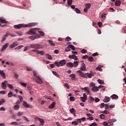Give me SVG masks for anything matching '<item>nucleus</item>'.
<instances>
[{"label":"nucleus","instance_id":"1","mask_svg":"<svg viewBox=\"0 0 126 126\" xmlns=\"http://www.w3.org/2000/svg\"><path fill=\"white\" fill-rule=\"evenodd\" d=\"M36 25H37L36 23H31L26 25L23 24H20L14 25V28L15 29H20V28H23L24 27H33V26H36Z\"/></svg>","mask_w":126,"mask_h":126},{"label":"nucleus","instance_id":"2","mask_svg":"<svg viewBox=\"0 0 126 126\" xmlns=\"http://www.w3.org/2000/svg\"><path fill=\"white\" fill-rule=\"evenodd\" d=\"M33 76H34V77L33 78L34 81L38 83V84H42V83H43V80L40 78V76L37 75V73H36L35 71H33Z\"/></svg>","mask_w":126,"mask_h":126},{"label":"nucleus","instance_id":"3","mask_svg":"<svg viewBox=\"0 0 126 126\" xmlns=\"http://www.w3.org/2000/svg\"><path fill=\"white\" fill-rule=\"evenodd\" d=\"M30 47L32 49H36L37 50H39L40 49H42V46L40 44H32L30 46Z\"/></svg>","mask_w":126,"mask_h":126},{"label":"nucleus","instance_id":"4","mask_svg":"<svg viewBox=\"0 0 126 126\" xmlns=\"http://www.w3.org/2000/svg\"><path fill=\"white\" fill-rule=\"evenodd\" d=\"M37 28L31 29L29 32H27V34L29 35H33V34H36V31Z\"/></svg>","mask_w":126,"mask_h":126},{"label":"nucleus","instance_id":"5","mask_svg":"<svg viewBox=\"0 0 126 126\" xmlns=\"http://www.w3.org/2000/svg\"><path fill=\"white\" fill-rule=\"evenodd\" d=\"M54 63L55 65L58 67L63 66V60H61L59 62H58V61H55Z\"/></svg>","mask_w":126,"mask_h":126},{"label":"nucleus","instance_id":"6","mask_svg":"<svg viewBox=\"0 0 126 126\" xmlns=\"http://www.w3.org/2000/svg\"><path fill=\"white\" fill-rule=\"evenodd\" d=\"M35 120L36 121L38 120L40 123V126H42L45 125V121H44V119L42 118H39V117H35Z\"/></svg>","mask_w":126,"mask_h":126},{"label":"nucleus","instance_id":"7","mask_svg":"<svg viewBox=\"0 0 126 126\" xmlns=\"http://www.w3.org/2000/svg\"><path fill=\"white\" fill-rule=\"evenodd\" d=\"M16 46H18V42L15 41L12 44L9 45L10 49H13V48H15Z\"/></svg>","mask_w":126,"mask_h":126},{"label":"nucleus","instance_id":"8","mask_svg":"<svg viewBox=\"0 0 126 126\" xmlns=\"http://www.w3.org/2000/svg\"><path fill=\"white\" fill-rule=\"evenodd\" d=\"M76 72H77V73H79V75L80 76H81V77H83L84 78H85V76H86L85 75V73H84L83 72H82L80 70L77 71Z\"/></svg>","mask_w":126,"mask_h":126},{"label":"nucleus","instance_id":"9","mask_svg":"<svg viewBox=\"0 0 126 126\" xmlns=\"http://www.w3.org/2000/svg\"><path fill=\"white\" fill-rule=\"evenodd\" d=\"M8 45H9V43H6L4 45H3L2 48L0 50V52H3L4 50H6V48H7V47H8Z\"/></svg>","mask_w":126,"mask_h":126},{"label":"nucleus","instance_id":"10","mask_svg":"<svg viewBox=\"0 0 126 126\" xmlns=\"http://www.w3.org/2000/svg\"><path fill=\"white\" fill-rule=\"evenodd\" d=\"M6 83H7V81H4V82L2 83L1 88L2 89H6Z\"/></svg>","mask_w":126,"mask_h":126},{"label":"nucleus","instance_id":"11","mask_svg":"<svg viewBox=\"0 0 126 126\" xmlns=\"http://www.w3.org/2000/svg\"><path fill=\"white\" fill-rule=\"evenodd\" d=\"M23 106H24V107H25L26 108H31V106L29 104H28V103H27V102L25 101H23Z\"/></svg>","mask_w":126,"mask_h":126},{"label":"nucleus","instance_id":"12","mask_svg":"<svg viewBox=\"0 0 126 126\" xmlns=\"http://www.w3.org/2000/svg\"><path fill=\"white\" fill-rule=\"evenodd\" d=\"M69 59H71L73 60H74L75 61H77L78 59H77V57H76V56L73 55H69L68 56Z\"/></svg>","mask_w":126,"mask_h":126},{"label":"nucleus","instance_id":"13","mask_svg":"<svg viewBox=\"0 0 126 126\" xmlns=\"http://www.w3.org/2000/svg\"><path fill=\"white\" fill-rule=\"evenodd\" d=\"M110 100L111 98L110 97L105 96L103 99V102H104V103H108V102H110Z\"/></svg>","mask_w":126,"mask_h":126},{"label":"nucleus","instance_id":"14","mask_svg":"<svg viewBox=\"0 0 126 126\" xmlns=\"http://www.w3.org/2000/svg\"><path fill=\"white\" fill-rule=\"evenodd\" d=\"M121 3H122V2H121L120 0H116L115 2V4L116 6H121Z\"/></svg>","mask_w":126,"mask_h":126},{"label":"nucleus","instance_id":"15","mask_svg":"<svg viewBox=\"0 0 126 126\" xmlns=\"http://www.w3.org/2000/svg\"><path fill=\"white\" fill-rule=\"evenodd\" d=\"M0 74L1 76H2V77L4 78V79H5V78L6 77V76L5 75V73H4L3 70H0Z\"/></svg>","mask_w":126,"mask_h":126},{"label":"nucleus","instance_id":"16","mask_svg":"<svg viewBox=\"0 0 126 126\" xmlns=\"http://www.w3.org/2000/svg\"><path fill=\"white\" fill-rule=\"evenodd\" d=\"M55 106H56V102H53L51 105H49V109H54L55 108Z\"/></svg>","mask_w":126,"mask_h":126},{"label":"nucleus","instance_id":"17","mask_svg":"<svg viewBox=\"0 0 126 126\" xmlns=\"http://www.w3.org/2000/svg\"><path fill=\"white\" fill-rule=\"evenodd\" d=\"M92 91H94V92H97V91H99V88L96 86H94L92 88Z\"/></svg>","mask_w":126,"mask_h":126},{"label":"nucleus","instance_id":"18","mask_svg":"<svg viewBox=\"0 0 126 126\" xmlns=\"http://www.w3.org/2000/svg\"><path fill=\"white\" fill-rule=\"evenodd\" d=\"M66 66L67 67H73V63L71 62H68L66 63Z\"/></svg>","mask_w":126,"mask_h":126},{"label":"nucleus","instance_id":"19","mask_svg":"<svg viewBox=\"0 0 126 126\" xmlns=\"http://www.w3.org/2000/svg\"><path fill=\"white\" fill-rule=\"evenodd\" d=\"M69 76L71 78L72 80H74L75 79V77H76L75 74H71Z\"/></svg>","mask_w":126,"mask_h":126},{"label":"nucleus","instance_id":"20","mask_svg":"<svg viewBox=\"0 0 126 126\" xmlns=\"http://www.w3.org/2000/svg\"><path fill=\"white\" fill-rule=\"evenodd\" d=\"M110 97L111 99H119V96L116 94H112Z\"/></svg>","mask_w":126,"mask_h":126},{"label":"nucleus","instance_id":"21","mask_svg":"<svg viewBox=\"0 0 126 126\" xmlns=\"http://www.w3.org/2000/svg\"><path fill=\"white\" fill-rule=\"evenodd\" d=\"M0 22H1V23H8V22L6 21V20L4 18H0Z\"/></svg>","mask_w":126,"mask_h":126},{"label":"nucleus","instance_id":"22","mask_svg":"<svg viewBox=\"0 0 126 126\" xmlns=\"http://www.w3.org/2000/svg\"><path fill=\"white\" fill-rule=\"evenodd\" d=\"M29 39H30V40H32V41H34V40H35V39H37V36H30L29 37Z\"/></svg>","mask_w":126,"mask_h":126},{"label":"nucleus","instance_id":"23","mask_svg":"<svg viewBox=\"0 0 126 126\" xmlns=\"http://www.w3.org/2000/svg\"><path fill=\"white\" fill-rule=\"evenodd\" d=\"M85 75L86 76L85 77V78H87L88 77V78H92V77L90 73H85Z\"/></svg>","mask_w":126,"mask_h":126},{"label":"nucleus","instance_id":"24","mask_svg":"<svg viewBox=\"0 0 126 126\" xmlns=\"http://www.w3.org/2000/svg\"><path fill=\"white\" fill-rule=\"evenodd\" d=\"M96 70H98V71H103V69H102V66L101 65H99L96 67Z\"/></svg>","mask_w":126,"mask_h":126},{"label":"nucleus","instance_id":"25","mask_svg":"<svg viewBox=\"0 0 126 126\" xmlns=\"http://www.w3.org/2000/svg\"><path fill=\"white\" fill-rule=\"evenodd\" d=\"M10 125H13V126H19L20 124L17 122H14L10 123Z\"/></svg>","mask_w":126,"mask_h":126},{"label":"nucleus","instance_id":"26","mask_svg":"<svg viewBox=\"0 0 126 126\" xmlns=\"http://www.w3.org/2000/svg\"><path fill=\"white\" fill-rule=\"evenodd\" d=\"M78 63H79V62H78H78L77 61H75L74 62V63H73L74 67H77L78 66Z\"/></svg>","mask_w":126,"mask_h":126},{"label":"nucleus","instance_id":"27","mask_svg":"<svg viewBox=\"0 0 126 126\" xmlns=\"http://www.w3.org/2000/svg\"><path fill=\"white\" fill-rule=\"evenodd\" d=\"M80 99L81 101H82V102H83L84 103H85L86 100H87V98L86 97H84L82 96L80 97Z\"/></svg>","mask_w":126,"mask_h":126},{"label":"nucleus","instance_id":"28","mask_svg":"<svg viewBox=\"0 0 126 126\" xmlns=\"http://www.w3.org/2000/svg\"><path fill=\"white\" fill-rule=\"evenodd\" d=\"M88 59L89 62H90L91 63H92V62H94V58H93V57H89Z\"/></svg>","mask_w":126,"mask_h":126},{"label":"nucleus","instance_id":"29","mask_svg":"<svg viewBox=\"0 0 126 126\" xmlns=\"http://www.w3.org/2000/svg\"><path fill=\"white\" fill-rule=\"evenodd\" d=\"M13 96V94L11 92V91H9V93L8 94V97L9 98H11V97Z\"/></svg>","mask_w":126,"mask_h":126},{"label":"nucleus","instance_id":"30","mask_svg":"<svg viewBox=\"0 0 126 126\" xmlns=\"http://www.w3.org/2000/svg\"><path fill=\"white\" fill-rule=\"evenodd\" d=\"M69 112L72 114H74V113L76 112V111H75V109H74V108H73L69 110Z\"/></svg>","mask_w":126,"mask_h":126},{"label":"nucleus","instance_id":"31","mask_svg":"<svg viewBox=\"0 0 126 126\" xmlns=\"http://www.w3.org/2000/svg\"><path fill=\"white\" fill-rule=\"evenodd\" d=\"M41 55V56H44V55H45V52L42 51H39L38 50V52L37 53V55Z\"/></svg>","mask_w":126,"mask_h":126},{"label":"nucleus","instance_id":"32","mask_svg":"<svg viewBox=\"0 0 126 126\" xmlns=\"http://www.w3.org/2000/svg\"><path fill=\"white\" fill-rule=\"evenodd\" d=\"M72 3V0H67V4L68 6H70Z\"/></svg>","mask_w":126,"mask_h":126},{"label":"nucleus","instance_id":"33","mask_svg":"<svg viewBox=\"0 0 126 126\" xmlns=\"http://www.w3.org/2000/svg\"><path fill=\"white\" fill-rule=\"evenodd\" d=\"M48 42L50 44V45H51V46H56V44H55V43L53 42V41H52V40H49V41H48Z\"/></svg>","mask_w":126,"mask_h":126},{"label":"nucleus","instance_id":"34","mask_svg":"<svg viewBox=\"0 0 126 126\" xmlns=\"http://www.w3.org/2000/svg\"><path fill=\"white\" fill-rule=\"evenodd\" d=\"M6 85L9 87V88H10V89H12V90L14 89L13 86H12V85H10V84H8V83H6Z\"/></svg>","mask_w":126,"mask_h":126},{"label":"nucleus","instance_id":"35","mask_svg":"<svg viewBox=\"0 0 126 126\" xmlns=\"http://www.w3.org/2000/svg\"><path fill=\"white\" fill-rule=\"evenodd\" d=\"M68 47L73 50V51H75V47L73 45H68Z\"/></svg>","mask_w":126,"mask_h":126},{"label":"nucleus","instance_id":"36","mask_svg":"<svg viewBox=\"0 0 126 126\" xmlns=\"http://www.w3.org/2000/svg\"><path fill=\"white\" fill-rule=\"evenodd\" d=\"M85 6L86 8H87L88 9H89V8L91 7V3L86 4Z\"/></svg>","mask_w":126,"mask_h":126},{"label":"nucleus","instance_id":"37","mask_svg":"<svg viewBox=\"0 0 126 126\" xmlns=\"http://www.w3.org/2000/svg\"><path fill=\"white\" fill-rule=\"evenodd\" d=\"M100 118L101 119V120H105V119H106V116H105L104 114H101L100 115Z\"/></svg>","mask_w":126,"mask_h":126},{"label":"nucleus","instance_id":"38","mask_svg":"<svg viewBox=\"0 0 126 126\" xmlns=\"http://www.w3.org/2000/svg\"><path fill=\"white\" fill-rule=\"evenodd\" d=\"M46 58L48 59V60H53V57H52V56L49 54L46 55Z\"/></svg>","mask_w":126,"mask_h":126},{"label":"nucleus","instance_id":"39","mask_svg":"<svg viewBox=\"0 0 126 126\" xmlns=\"http://www.w3.org/2000/svg\"><path fill=\"white\" fill-rule=\"evenodd\" d=\"M97 82H98L99 84L103 85L104 84V81L100 79L97 80Z\"/></svg>","mask_w":126,"mask_h":126},{"label":"nucleus","instance_id":"40","mask_svg":"<svg viewBox=\"0 0 126 126\" xmlns=\"http://www.w3.org/2000/svg\"><path fill=\"white\" fill-rule=\"evenodd\" d=\"M19 109V105L16 104V105H14V110H17Z\"/></svg>","mask_w":126,"mask_h":126},{"label":"nucleus","instance_id":"41","mask_svg":"<svg viewBox=\"0 0 126 126\" xmlns=\"http://www.w3.org/2000/svg\"><path fill=\"white\" fill-rule=\"evenodd\" d=\"M23 115V112L19 111L17 113L18 117H21Z\"/></svg>","mask_w":126,"mask_h":126},{"label":"nucleus","instance_id":"42","mask_svg":"<svg viewBox=\"0 0 126 126\" xmlns=\"http://www.w3.org/2000/svg\"><path fill=\"white\" fill-rule=\"evenodd\" d=\"M65 41L66 42H68V41H71V38H70L69 36H67L65 39Z\"/></svg>","mask_w":126,"mask_h":126},{"label":"nucleus","instance_id":"43","mask_svg":"<svg viewBox=\"0 0 126 126\" xmlns=\"http://www.w3.org/2000/svg\"><path fill=\"white\" fill-rule=\"evenodd\" d=\"M21 48H23V45H19V46H17V47H16L15 49V50H20V49H21Z\"/></svg>","mask_w":126,"mask_h":126},{"label":"nucleus","instance_id":"44","mask_svg":"<svg viewBox=\"0 0 126 126\" xmlns=\"http://www.w3.org/2000/svg\"><path fill=\"white\" fill-rule=\"evenodd\" d=\"M82 54H86L87 53V50L86 49H83L81 51Z\"/></svg>","mask_w":126,"mask_h":126},{"label":"nucleus","instance_id":"45","mask_svg":"<svg viewBox=\"0 0 126 126\" xmlns=\"http://www.w3.org/2000/svg\"><path fill=\"white\" fill-rule=\"evenodd\" d=\"M75 11L76 12V13L79 14L80 13L81 11L80 10H79L78 8H75Z\"/></svg>","mask_w":126,"mask_h":126},{"label":"nucleus","instance_id":"46","mask_svg":"<svg viewBox=\"0 0 126 126\" xmlns=\"http://www.w3.org/2000/svg\"><path fill=\"white\" fill-rule=\"evenodd\" d=\"M72 125H73V126H77L78 125V123H77V121H73L71 123Z\"/></svg>","mask_w":126,"mask_h":126},{"label":"nucleus","instance_id":"47","mask_svg":"<svg viewBox=\"0 0 126 126\" xmlns=\"http://www.w3.org/2000/svg\"><path fill=\"white\" fill-rule=\"evenodd\" d=\"M20 83L21 84L22 86H23V87H26V86H27V83H25L22 82H20Z\"/></svg>","mask_w":126,"mask_h":126},{"label":"nucleus","instance_id":"48","mask_svg":"<svg viewBox=\"0 0 126 126\" xmlns=\"http://www.w3.org/2000/svg\"><path fill=\"white\" fill-rule=\"evenodd\" d=\"M38 33L40 34L41 36H45V33L42 31H38Z\"/></svg>","mask_w":126,"mask_h":126},{"label":"nucleus","instance_id":"49","mask_svg":"<svg viewBox=\"0 0 126 126\" xmlns=\"http://www.w3.org/2000/svg\"><path fill=\"white\" fill-rule=\"evenodd\" d=\"M23 118L24 120H25V121H26V122H27V123H29L30 122L29 121V120H28V119H27V117L23 116Z\"/></svg>","mask_w":126,"mask_h":126},{"label":"nucleus","instance_id":"50","mask_svg":"<svg viewBox=\"0 0 126 126\" xmlns=\"http://www.w3.org/2000/svg\"><path fill=\"white\" fill-rule=\"evenodd\" d=\"M71 49H70V47H69V46H68L67 48H65V52H69L70 51H71Z\"/></svg>","mask_w":126,"mask_h":126},{"label":"nucleus","instance_id":"51","mask_svg":"<svg viewBox=\"0 0 126 126\" xmlns=\"http://www.w3.org/2000/svg\"><path fill=\"white\" fill-rule=\"evenodd\" d=\"M102 114H105V115H108L109 114V111L107 110H105L102 112Z\"/></svg>","mask_w":126,"mask_h":126},{"label":"nucleus","instance_id":"52","mask_svg":"<svg viewBox=\"0 0 126 126\" xmlns=\"http://www.w3.org/2000/svg\"><path fill=\"white\" fill-rule=\"evenodd\" d=\"M105 109H106V110H108V109H109V107H110V105H109V104H105Z\"/></svg>","mask_w":126,"mask_h":126},{"label":"nucleus","instance_id":"53","mask_svg":"<svg viewBox=\"0 0 126 126\" xmlns=\"http://www.w3.org/2000/svg\"><path fill=\"white\" fill-rule=\"evenodd\" d=\"M52 73L55 75V76H57V77L59 76V74H58V73H57V72L55 71H52Z\"/></svg>","mask_w":126,"mask_h":126},{"label":"nucleus","instance_id":"54","mask_svg":"<svg viewBox=\"0 0 126 126\" xmlns=\"http://www.w3.org/2000/svg\"><path fill=\"white\" fill-rule=\"evenodd\" d=\"M87 120H89V121H93L94 120V118L93 117H90L87 118Z\"/></svg>","mask_w":126,"mask_h":126},{"label":"nucleus","instance_id":"55","mask_svg":"<svg viewBox=\"0 0 126 126\" xmlns=\"http://www.w3.org/2000/svg\"><path fill=\"white\" fill-rule=\"evenodd\" d=\"M75 99L74 98V97L73 96H71L70 97V101L73 102V101H75Z\"/></svg>","mask_w":126,"mask_h":126},{"label":"nucleus","instance_id":"56","mask_svg":"<svg viewBox=\"0 0 126 126\" xmlns=\"http://www.w3.org/2000/svg\"><path fill=\"white\" fill-rule=\"evenodd\" d=\"M16 34H18L19 36H21L23 34V33L21 32H17Z\"/></svg>","mask_w":126,"mask_h":126},{"label":"nucleus","instance_id":"57","mask_svg":"<svg viewBox=\"0 0 126 126\" xmlns=\"http://www.w3.org/2000/svg\"><path fill=\"white\" fill-rule=\"evenodd\" d=\"M18 97L19 98L20 101L21 102H22V101H23V97L22 96H21V95H19V96H18Z\"/></svg>","mask_w":126,"mask_h":126},{"label":"nucleus","instance_id":"58","mask_svg":"<svg viewBox=\"0 0 126 126\" xmlns=\"http://www.w3.org/2000/svg\"><path fill=\"white\" fill-rule=\"evenodd\" d=\"M81 90H84V91H85V92H86L88 90V87L82 88Z\"/></svg>","mask_w":126,"mask_h":126},{"label":"nucleus","instance_id":"59","mask_svg":"<svg viewBox=\"0 0 126 126\" xmlns=\"http://www.w3.org/2000/svg\"><path fill=\"white\" fill-rule=\"evenodd\" d=\"M46 99H49V100H53V98L51 96H45Z\"/></svg>","mask_w":126,"mask_h":126},{"label":"nucleus","instance_id":"60","mask_svg":"<svg viewBox=\"0 0 126 126\" xmlns=\"http://www.w3.org/2000/svg\"><path fill=\"white\" fill-rule=\"evenodd\" d=\"M88 58H89L88 55H85L84 56L82 57V59H84V60H86V59H88Z\"/></svg>","mask_w":126,"mask_h":126},{"label":"nucleus","instance_id":"61","mask_svg":"<svg viewBox=\"0 0 126 126\" xmlns=\"http://www.w3.org/2000/svg\"><path fill=\"white\" fill-rule=\"evenodd\" d=\"M90 126H98V125H97V123H93L92 124L90 125Z\"/></svg>","mask_w":126,"mask_h":126},{"label":"nucleus","instance_id":"62","mask_svg":"<svg viewBox=\"0 0 126 126\" xmlns=\"http://www.w3.org/2000/svg\"><path fill=\"white\" fill-rule=\"evenodd\" d=\"M90 86H91V87H95V83H91L90 84Z\"/></svg>","mask_w":126,"mask_h":126},{"label":"nucleus","instance_id":"63","mask_svg":"<svg viewBox=\"0 0 126 126\" xmlns=\"http://www.w3.org/2000/svg\"><path fill=\"white\" fill-rule=\"evenodd\" d=\"M90 75H91V76H94L95 74V73L92 72V71H90Z\"/></svg>","mask_w":126,"mask_h":126},{"label":"nucleus","instance_id":"64","mask_svg":"<svg viewBox=\"0 0 126 126\" xmlns=\"http://www.w3.org/2000/svg\"><path fill=\"white\" fill-rule=\"evenodd\" d=\"M103 125L104 126H108L109 124L107 122H103Z\"/></svg>","mask_w":126,"mask_h":126}]
</instances>
